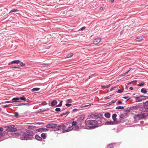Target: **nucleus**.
I'll return each mask as SVG.
<instances>
[{
  "instance_id": "nucleus-1",
  "label": "nucleus",
  "mask_w": 148,
  "mask_h": 148,
  "mask_svg": "<svg viewBox=\"0 0 148 148\" xmlns=\"http://www.w3.org/2000/svg\"><path fill=\"white\" fill-rule=\"evenodd\" d=\"M34 133L33 131L29 130H26L25 131L22 133L20 138L22 140H32L34 139Z\"/></svg>"
},
{
  "instance_id": "nucleus-2",
  "label": "nucleus",
  "mask_w": 148,
  "mask_h": 148,
  "mask_svg": "<svg viewBox=\"0 0 148 148\" xmlns=\"http://www.w3.org/2000/svg\"><path fill=\"white\" fill-rule=\"evenodd\" d=\"M89 119L87 118L85 121V123L86 125H89L91 126H88L90 129H93L101 126L102 124L98 125V122L95 120H88Z\"/></svg>"
},
{
  "instance_id": "nucleus-3",
  "label": "nucleus",
  "mask_w": 148,
  "mask_h": 148,
  "mask_svg": "<svg viewBox=\"0 0 148 148\" xmlns=\"http://www.w3.org/2000/svg\"><path fill=\"white\" fill-rule=\"evenodd\" d=\"M5 128H6L5 131L9 132H14L17 130L14 125L6 126H5Z\"/></svg>"
},
{
  "instance_id": "nucleus-4",
  "label": "nucleus",
  "mask_w": 148,
  "mask_h": 148,
  "mask_svg": "<svg viewBox=\"0 0 148 148\" xmlns=\"http://www.w3.org/2000/svg\"><path fill=\"white\" fill-rule=\"evenodd\" d=\"M145 114H146L145 113H141L136 114L134 116V119L136 120H140L142 119L145 117L147 116L148 115H145Z\"/></svg>"
},
{
  "instance_id": "nucleus-5",
  "label": "nucleus",
  "mask_w": 148,
  "mask_h": 148,
  "mask_svg": "<svg viewBox=\"0 0 148 148\" xmlns=\"http://www.w3.org/2000/svg\"><path fill=\"white\" fill-rule=\"evenodd\" d=\"M66 126L64 124H62V133H64L66 132H68L69 131L72 130L73 129L72 126L69 127H67L66 129Z\"/></svg>"
},
{
  "instance_id": "nucleus-6",
  "label": "nucleus",
  "mask_w": 148,
  "mask_h": 148,
  "mask_svg": "<svg viewBox=\"0 0 148 148\" xmlns=\"http://www.w3.org/2000/svg\"><path fill=\"white\" fill-rule=\"evenodd\" d=\"M57 124L55 123H50L47 124L46 127L48 128H53L57 126Z\"/></svg>"
},
{
  "instance_id": "nucleus-7",
  "label": "nucleus",
  "mask_w": 148,
  "mask_h": 148,
  "mask_svg": "<svg viewBox=\"0 0 148 148\" xmlns=\"http://www.w3.org/2000/svg\"><path fill=\"white\" fill-rule=\"evenodd\" d=\"M101 40V39L100 38H96L93 40V43L95 45H97L99 44Z\"/></svg>"
},
{
  "instance_id": "nucleus-8",
  "label": "nucleus",
  "mask_w": 148,
  "mask_h": 148,
  "mask_svg": "<svg viewBox=\"0 0 148 148\" xmlns=\"http://www.w3.org/2000/svg\"><path fill=\"white\" fill-rule=\"evenodd\" d=\"M57 101L56 100H54L51 101L50 103H49L48 104L49 106L53 107L57 105Z\"/></svg>"
},
{
  "instance_id": "nucleus-9",
  "label": "nucleus",
  "mask_w": 148,
  "mask_h": 148,
  "mask_svg": "<svg viewBox=\"0 0 148 148\" xmlns=\"http://www.w3.org/2000/svg\"><path fill=\"white\" fill-rule=\"evenodd\" d=\"M98 116V114L97 113H92L90 115V116L92 119H93L94 118L95 119H97V117Z\"/></svg>"
},
{
  "instance_id": "nucleus-10",
  "label": "nucleus",
  "mask_w": 148,
  "mask_h": 148,
  "mask_svg": "<svg viewBox=\"0 0 148 148\" xmlns=\"http://www.w3.org/2000/svg\"><path fill=\"white\" fill-rule=\"evenodd\" d=\"M85 115L84 114L80 115L79 116L77 119V121L78 122H81L84 118Z\"/></svg>"
},
{
  "instance_id": "nucleus-11",
  "label": "nucleus",
  "mask_w": 148,
  "mask_h": 148,
  "mask_svg": "<svg viewBox=\"0 0 148 148\" xmlns=\"http://www.w3.org/2000/svg\"><path fill=\"white\" fill-rule=\"evenodd\" d=\"M49 130V129L47 128H41L37 129L36 131L38 132H41L44 131H47Z\"/></svg>"
},
{
  "instance_id": "nucleus-12",
  "label": "nucleus",
  "mask_w": 148,
  "mask_h": 148,
  "mask_svg": "<svg viewBox=\"0 0 148 148\" xmlns=\"http://www.w3.org/2000/svg\"><path fill=\"white\" fill-rule=\"evenodd\" d=\"M21 134L19 133L18 132H16L14 133H13L12 134V135L13 136L15 137H18V136H20V135L21 134Z\"/></svg>"
},
{
  "instance_id": "nucleus-13",
  "label": "nucleus",
  "mask_w": 148,
  "mask_h": 148,
  "mask_svg": "<svg viewBox=\"0 0 148 148\" xmlns=\"http://www.w3.org/2000/svg\"><path fill=\"white\" fill-rule=\"evenodd\" d=\"M19 99V97H14L13 98L12 100L14 101L13 102H21V101L19 100H20Z\"/></svg>"
},
{
  "instance_id": "nucleus-14",
  "label": "nucleus",
  "mask_w": 148,
  "mask_h": 148,
  "mask_svg": "<svg viewBox=\"0 0 148 148\" xmlns=\"http://www.w3.org/2000/svg\"><path fill=\"white\" fill-rule=\"evenodd\" d=\"M20 61L19 60H15L12 61V62H10L8 64L9 65H10L11 64H18L19 62H20Z\"/></svg>"
},
{
  "instance_id": "nucleus-15",
  "label": "nucleus",
  "mask_w": 148,
  "mask_h": 148,
  "mask_svg": "<svg viewBox=\"0 0 148 148\" xmlns=\"http://www.w3.org/2000/svg\"><path fill=\"white\" fill-rule=\"evenodd\" d=\"M35 139L39 141H41L42 140V139L41 138V137L38 134L35 135Z\"/></svg>"
},
{
  "instance_id": "nucleus-16",
  "label": "nucleus",
  "mask_w": 148,
  "mask_h": 148,
  "mask_svg": "<svg viewBox=\"0 0 148 148\" xmlns=\"http://www.w3.org/2000/svg\"><path fill=\"white\" fill-rule=\"evenodd\" d=\"M115 124V122L112 121H107L105 123V125H114Z\"/></svg>"
},
{
  "instance_id": "nucleus-17",
  "label": "nucleus",
  "mask_w": 148,
  "mask_h": 148,
  "mask_svg": "<svg viewBox=\"0 0 148 148\" xmlns=\"http://www.w3.org/2000/svg\"><path fill=\"white\" fill-rule=\"evenodd\" d=\"M140 107V106H139V105H137L134 106H132L130 107V109L131 110H135L136 109Z\"/></svg>"
},
{
  "instance_id": "nucleus-18",
  "label": "nucleus",
  "mask_w": 148,
  "mask_h": 148,
  "mask_svg": "<svg viewBox=\"0 0 148 148\" xmlns=\"http://www.w3.org/2000/svg\"><path fill=\"white\" fill-rule=\"evenodd\" d=\"M8 133L5 131H2L0 133V137H1L2 136L7 135Z\"/></svg>"
},
{
  "instance_id": "nucleus-19",
  "label": "nucleus",
  "mask_w": 148,
  "mask_h": 148,
  "mask_svg": "<svg viewBox=\"0 0 148 148\" xmlns=\"http://www.w3.org/2000/svg\"><path fill=\"white\" fill-rule=\"evenodd\" d=\"M47 134L45 133H42L41 134V137L42 139H45L47 137Z\"/></svg>"
},
{
  "instance_id": "nucleus-20",
  "label": "nucleus",
  "mask_w": 148,
  "mask_h": 148,
  "mask_svg": "<svg viewBox=\"0 0 148 148\" xmlns=\"http://www.w3.org/2000/svg\"><path fill=\"white\" fill-rule=\"evenodd\" d=\"M117 115L116 114H114L112 115V119L114 121H115L116 120V117Z\"/></svg>"
},
{
  "instance_id": "nucleus-21",
  "label": "nucleus",
  "mask_w": 148,
  "mask_h": 148,
  "mask_svg": "<svg viewBox=\"0 0 148 148\" xmlns=\"http://www.w3.org/2000/svg\"><path fill=\"white\" fill-rule=\"evenodd\" d=\"M104 116L106 118H108L110 116V114L109 112H107L104 114Z\"/></svg>"
},
{
  "instance_id": "nucleus-22",
  "label": "nucleus",
  "mask_w": 148,
  "mask_h": 148,
  "mask_svg": "<svg viewBox=\"0 0 148 148\" xmlns=\"http://www.w3.org/2000/svg\"><path fill=\"white\" fill-rule=\"evenodd\" d=\"M49 110V108H46L44 109H39V112H44L45 111H48Z\"/></svg>"
},
{
  "instance_id": "nucleus-23",
  "label": "nucleus",
  "mask_w": 148,
  "mask_h": 148,
  "mask_svg": "<svg viewBox=\"0 0 148 148\" xmlns=\"http://www.w3.org/2000/svg\"><path fill=\"white\" fill-rule=\"evenodd\" d=\"M136 40L137 41L140 42L143 40V38L141 36H138L136 38Z\"/></svg>"
},
{
  "instance_id": "nucleus-24",
  "label": "nucleus",
  "mask_w": 148,
  "mask_h": 148,
  "mask_svg": "<svg viewBox=\"0 0 148 148\" xmlns=\"http://www.w3.org/2000/svg\"><path fill=\"white\" fill-rule=\"evenodd\" d=\"M19 99L20 100L23 101H26L28 100V99H26L25 97L23 96L22 97H19Z\"/></svg>"
},
{
  "instance_id": "nucleus-25",
  "label": "nucleus",
  "mask_w": 148,
  "mask_h": 148,
  "mask_svg": "<svg viewBox=\"0 0 148 148\" xmlns=\"http://www.w3.org/2000/svg\"><path fill=\"white\" fill-rule=\"evenodd\" d=\"M135 100L136 101V102H138L142 101L143 100V99H140V97L138 96L135 97Z\"/></svg>"
},
{
  "instance_id": "nucleus-26",
  "label": "nucleus",
  "mask_w": 148,
  "mask_h": 148,
  "mask_svg": "<svg viewBox=\"0 0 148 148\" xmlns=\"http://www.w3.org/2000/svg\"><path fill=\"white\" fill-rule=\"evenodd\" d=\"M80 129L79 128V127L77 125L75 126V127H73V129L72 130H74L77 131L78 130H79Z\"/></svg>"
},
{
  "instance_id": "nucleus-27",
  "label": "nucleus",
  "mask_w": 148,
  "mask_h": 148,
  "mask_svg": "<svg viewBox=\"0 0 148 148\" xmlns=\"http://www.w3.org/2000/svg\"><path fill=\"white\" fill-rule=\"evenodd\" d=\"M141 92L144 94H145L147 92V90L145 88H142L141 90Z\"/></svg>"
},
{
  "instance_id": "nucleus-28",
  "label": "nucleus",
  "mask_w": 148,
  "mask_h": 148,
  "mask_svg": "<svg viewBox=\"0 0 148 148\" xmlns=\"http://www.w3.org/2000/svg\"><path fill=\"white\" fill-rule=\"evenodd\" d=\"M125 118V115L123 114H121L119 116V119H124Z\"/></svg>"
},
{
  "instance_id": "nucleus-29",
  "label": "nucleus",
  "mask_w": 148,
  "mask_h": 148,
  "mask_svg": "<svg viewBox=\"0 0 148 148\" xmlns=\"http://www.w3.org/2000/svg\"><path fill=\"white\" fill-rule=\"evenodd\" d=\"M30 104L28 103H21L20 104H19L18 105H17L18 106H22V105H25V106H29L30 105Z\"/></svg>"
},
{
  "instance_id": "nucleus-30",
  "label": "nucleus",
  "mask_w": 148,
  "mask_h": 148,
  "mask_svg": "<svg viewBox=\"0 0 148 148\" xmlns=\"http://www.w3.org/2000/svg\"><path fill=\"white\" fill-rule=\"evenodd\" d=\"M107 147L108 148H114V146L113 144L112 143L108 145Z\"/></svg>"
},
{
  "instance_id": "nucleus-31",
  "label": "nucleus",
  "mask_w": 148,
  "mask_h": 148,
  "mask_svg": "<svg viewBox=\"0 0 148 148\" xmlns=\"http://www.w3.org/2000/svg\"><path fill=\"white\" fill-rule=\"evenodd\" d=\"M73 53H70L68 54L66 56V58H69L71 57L72 56H73Z\"/></svg>"
},
{
  "instance_id": "nucleus-32",
  "label": "nucleus",
  "mask_w": 148,
  "mask_h": 148,
  "mask_svg": "<svg viewBox=\"0 0 148 148\" xmlns=\"http://www.w3.org/2000/svg\"><path fill=\"white\" fill-rule=\"evenodd\" d=\"M66 101L67 103H71L72 102V100L71 99H69L66 100Z\"/></svg>"
},
{
  "instance_id": "nucleus-33",
  "label": "nucleus",
  "mask_w": 148,
  "mask_h": 148,
  "mask_svg": "<svg viewBox=\"0 0 148 148\" xmlns=\"http://www.w3.org/2000/svg\"><path fill=\"white\" fill-rule=\"evenodd\" d=\"M124 107L122 106H118L116 108V109H123Z\"/></svg>"
},
{
  "instance_id": "nucleus-34",
  "label": "nucleus",
  "mask_w": 148,
  "mask_h": 148,
  "mask_svg": "<svg viewBox=\"0 0 148 148\" xmlns=\"http://www.w3.org/2000/svg\"><path fill=\"white\" fill-rule=\"evenodd\" d=\"M110 84L107 86L103 85L101 86V87L103 88H109L110 87Z\"/></svg>"
},
{
  "instance_id": "nucleus-35",
  "label": "nucleus",
  "mask_w": 148,
  "mask_h": 148,
  "mask_svg": "<svg viewBox=\"0 0 148 148\" xmlns=\"http://www.w3.org/2000/svg\"><path fill=\"white\" fill-rule=\"evenodd\" d=\"M103 114L102 113H101L99 115H98V116H97V118L98 119H100L101 118H103Z\"/></svg>"
},
{
  "instance_id": "nucleus-36",
  "label": "nucleus",
  "mask_w": 148,
  "mask_h": 148,
  "mask_svg": "<svg viewBox=\"0 0 148 148\" xmlns=\"http://www.w3.org/2000/svg\"><path fill=\"white\" fill-rule=\"evenodd\" d=\"M62 102H63V101H60V103H59V104L56 105V107H61L62 106Z\"/></svg>"
},
{
  "instance_id": "nucleus-37",
  "label": "nucleus",
  "mask_w": 148,
  "mask_h": 148,
  "mask_svg": "<svg viewBox=\"0 0 148 148\" xmlns=\"http://www.w3.org/2000/svg\"><path fill=\"white\" fill-rule=\"evenodd\" d=\"M77 123L76 121H73L72 123V125L73 126H75L77 124Z\"/></svg>"
},
{
  "instance_id": "nucleus-38",
  "label": "nucleus",
  "mask_w": 148,
  "mask_h": 148,
  "mask_svg": "<svg viewBox=\"0 0 148 148\" xmlns=\"http://www.w3.org/2000/svg\"><path fill=\"white\" fill-rule=\"evenodd\" d=\"M140 111H141L142 112H145V108L144 107H141L140 108Z\"/></svg>"
},
{
  "instance_id": "nucleus-39",
  "label": "nucleus",
  "mask_w": 148,
  "mask_h": 148,
  "mask_svg": "<svg viewBox=\"0 0 148 148\" xmlns=\"http://www.w3.org/2000/svg\"><path fill=\"white\" fill-rule=\"evenodd\" d=\"M36 128V127L35 126H29L28 127V128L29 129H32V130H34Z\"/></svg>"
},
{
  "instance_id": "nucleus-40",
  "label": "nucleus",
  "mask_w": 148,
  "mask_h": 148,
  "mask_svg": "<svg viewBox=\"0 0 148 148\" xmlns=\"http://www.w3.org/2000/svg\"><path fill=\"white\" fill-rule=\"evenodd\" d=\"M40 89V88H35L32 89V90L33 91H38Z\"/></svg>"
},
{
  "instance_id": "nucleus-41",
  "label": "nucleus",
  "mask_w": 148,
  "mask_h": 148,
  "mask_svg": "<svg viewBox=\"0 0 148 148\" xmlns=\"http://www.w3.org/2000/svg\"><path fill=\"white\" fill-rule=\"evenodd\" d=\"M145 84V83L143 82H142L141 83H140L139 84H137V86H143Z\"/></svg>"
},
{
  "instance_id": "nucleus-42",
  "label": "nucleus",
  "mask_w": 148,
  "mask_h": 148,
  "mask_svg": "<svg viewBox=\"0 0 148 148\" xmlns=\"http://www.w3.org/2000/svg\"><path fill=\"white\" fill-rule=\"evenodd\" d=\"M57 127L58 128V131L59 130H60L62 129V125H57Z\"/></svg>"
},
{
  "instance_id": "nucleus-43",
  "label": "nucleus",
  "mask_w": 148,
  "mask_h": 148,
  "mask_svg": "<svg viewBox=\"0 0 148 148\" xmlns=\"http://www.w3.org/2000/svg\"><path fill=\"white\" fill-rule=\"evenodd\" d=\"M77 126H78L79 127V128L80 129H82L83 128V126L82 125V124L81 123H80L78 125H77Z\"/></svg>"
},
{
  "instance_id": "nucleus-44",
  "label": "nucleus",
  "mask_w": 148,
  "mask_h": 148,
  "mask_svg": "<svg viewBox=\"0 0 148 148\" xmlns=\"http://www.w3.org/2000/svg\"><path fill=\"white\" fill-rule=\"evenodd\" d=\"M143 106L144 107L148 106V101L143 103Z\"/></svg>"
},
{
  "instance_id": "nucleus-45",
  "label": "nucleus",
  "mask_w": 148,
  "mask_h": 148,
  "mask_svg": "<svg viewBox=\"0 0 148 148\" xmlns=\"http://www.w3.org/2000/svg\"><path fill=\"white\" fill-rule=\"evenodd\" d=\"M17 11H18V10L17 9H13L11 10L10 11V13H11V12H16Z\"/></svg>"
},
{
  "instance_id": "nucleus-46",
  "label": "nucleus",
  "mask_w": 148,
  "mask_h": 148,
  "mask_svg": "<svg viewBox=\"0 0 148 148\" xmlns=\"http://www.w3.org/2000/svg\"><path fill=\"white\" fill-rule=\"evenodd\" d=\"M44 123H40V122H38V123H33V124L34 125L36 124H38V125H42L44 124Z\"/></svg>"
},
{
  "instance_id": "nucleus-47",
  "label": "nucleus",
  "mask_w": 148,
  "mask_h": 148,
  "mask_svg": "<svg viewBox=\"0 0 148 148\" xmlns=\"http://www.w3.org/2000/svg\"><path fill=\"white\" fill-rule=\"evenodd\" d=\"M20 64L21 66H24L25 65V63L23 62H21L20 63Z\"/></svg>"
},
{
  "instance_id": "nucleus-48",
  "label": "nucleus",
  "mask_w": 148,
  "mask_h": 148,
  "mask_svg": "<svg viewBox=\"0 0 148 148\" xmlns=\"http://www.w3.org/2000/svg\"><path fill=\"white\" fill-rule=\"evenodd\" d=\"M120 123H121L125 121L124 119H119Z\"/></svg>"
},
{
  "instance_id": "nucleus-49",
  "label": "nucleus",
  "mask_w": 148,
  "mask_h": 148,
  "mask_svg": "<svg viewBox=\"0 0 148 148\" xmlns=\"http://www.w3.org/2000/svg\"><path fill=\"white\" fill-rule=\"evenodd\" d=\"M61 110V109L59 108H57L55 109V111L57 112H59Z\"/></svg>"
},
{
  "instance_id": "nucleus-50",
  "label": "nucleus",
  "mask_w": 148,
  "mask_h": 148,
  "mask_svg": "<svg viewBox=\"0 0 148 148\" xmlns=\"http://www.w3.org/2000/svg\"><path fill=\"white\" fill-rule=\"evenodd\" d=\"M123 92V91L121 89H118L117 91H116V92L118 93H121L122 92Z\"/></svg>"
},
{
  "instance_id": "nucleus-51",
  "label": "nucleus",
  "mask_w": 148,
  "mask_h": 148,
  "mask_svg": "<svg viewBox=\"0 0 148 148\" xmlns=\"http://www.w3.org/2000/svg\"><path fill=\"white\" fill-rule=\"evenodd\" d=\"M14 116L15 117H18V114L17 112H15V114Z\"/></svg>"
},
{
  "instance_id": "nucleus-52",
  "label": "nucleus",
  "mask_w": 148,
  "mask_h": 148,
  "mask_svg": "<svg viewBox=\"0 0 148 148\" xmlns=\"http://www.w3.org/2000/svg\"><path fill=\"white\" fill-rule=\"evenodd\" d=\"M10 68H11V69H13V68H14V69H16V68H18V69H20V68L19 67V66H18V67H17V66H10Z\"/></svg>"
},
{
  "instance_id": "nucleus-53",
  "label": "nucleus",
  "mask_w": 148,
  "mask_h": 148,
  "mask_svg": "<svg viewBox=\"0 0 148 148\" xmlns=\"http://www.w3.org/2000/svg\"><path fill=\"white\" fill-rule=\"evenodd\" d=\"M57 126H56V127L53 128V131H58V128H57Z\"/></svg>"
},
{
  "instance_id": "nucleus-54",
  "label": "nucleus",
  "mask_w": 148,
  "mask_h": 148,
  "mask_svg": "<svg viewBox=\"0 0 148 148\" xmlns=\"http://www.w3.org/2000/svg\"><path fill=\"white\" fill-rule=\"evenodd\" d=\"M42 66L43 67H47L49 65V64H42Z\"/></svg>"
},
{
  "instance_id": "nucleus-55",
  "label": "nucleus",
  "mask_w": 148,
  "mask_h": 148,
  "mask_svg": "<svg viewBox=\"0 0 148 148\" xmlns=\"http://www.w3.org/2000/svg\"><path fill=\"white\" fill-rule=\"evenodd\" d=\"M131 69H132L131 68H130V69H129V70L128 71H127L125 73H123L124 75H125L126 74H127L129 72V71L131 70Z\"/></svg>"
},
{
  "instance_id": "nucleus-56",
  "label": "nucleus",
  "mask_w": 148,
  "mask_h": 148,
  "mask_svg": "<svg viewBox=\"0 0 148 148\" xmlns=\"http://www.w3.org/2000/svg\"><path fill=\"white\" fill-rule=\"evenodd\" d=\"M100 120H101V122H104L106 120V119L103 117V118H101V119H100Z\"/></svg>"
},
{
  "instance_id": "nucleus-57",
  "label": "nucleus",
  "mask_w": 148,
  "mask_h": 148,
  "mask_svg": "<svg viewBox=\"0 0 148 148\" xmlns=\"http://www.w3.org/2000/svg\"><path fill=\"white\" fill-rule=\"evenodd\" d=\"M70 113V112L69 111H67L66 112H65V113H64L63 114H64V115H65V114H68Z\"/></svg>"
},
{
  "instance_id": "nucleus-58",
  "label": "nucleus",
  "mask_w": 148,
  "mask_h": 148,
  "mask_svg": "<svg viewBox=\"0 0 148 148\" xmlns=\"http://www.w3.org/2000/svg\"><path fill=\"white\" fill-rule=\"evenodd\" d=\"M144 107L145 108V111L146 112H148V106H147Z\"/></svg>"
},
{
  "instance_id": "nucleus-59",
  "label": "nucleus",
  "mask_w": 148,
  "mask_h": 148,
  "mask_svg": "<svg viewBox=\"0 0 148 148\" xmlns=\"http://www.w3.org/2000/svg\"><path fill=\"white\" fill-rule=\"evenodd\" d=\"M114 122H115V123H116V124H118L120 123L119 122V120L117 121L116 120L115 121H114Z\"/></svg>"
},
{
  "instance_id": "nucleus-60",
  "label": "nucleus",
  "mask_w": 148,
  "mask_h": 148,
  "mask_svg": "<svg viewBox=\"0 0 148 148\" xmlns=\"http://www.w3.org/2000/svg\"><path fill=\"white\" fill-rule=\"evenodd\" d=\"M112 104V102L111 101L110 102L108 103L107 104V106H110V105H111Z\"/></svg>"
},
{
  "instance_id": "nucleus-61",
  "label": "nucleus",
  "mask_w": 148,
  "mask_h": 148,
  "mask_svg": "<svg viewBox=\"0 0 148 148\" xmlns=\"http://www.w3.org/2000/svg\"><path fill=\"white\" fill-rule=\"evenodd\" d=\"M110 97L109 96H106V97H104V99H105L107 100V99H110Z\"/></svg>"
},
{
  "instance_id": "nucleus-62",
  "label": "nucleus",
  "mask_w": 148,
  "mask_h": 148,
  "mask_svg": "<svg viewBox=\"0 0 148 148\" xmlns=\"http://www.w3.org/2000/svg\"><path fill=\"white\" fill-rule=\"evenodd\" d=\"M69 103H66L65 104V105L67 107H69L71 105V104H68Z\"/></svg>"
},
{
  "instance_id": "nucleus-63",
  "label": "nucleus",
  "mask_w": 148,
  "mask_h": 148,
  "mask_svg": "<svg viewBox=\"0 0 148 148\" xmlns=\"http://www.w3.org/2000/svg\"><path fill=\"white\" fill-rule=\"evenodd\" d=\"M86 28V27H85V26H84V27H82V28H81L80 29V30H83L85 28Z\"/></svg>"
},
{
  "instance_id": "nucleus-64",
  "label": "nucleus",
  "mask_w": 148,
  "mask_h": 148,
  "mask_svg": "<svg viewBox=\"0 0 148 148\" xmlns=\"http://www.w3.org/2000/svg\"><path fill=\"white\" fill-rule=\"evenodd\" d=\"M78 110V109L77 108H74L73 110V111L75 112Z\"/></svg>"
}]
</instances>
